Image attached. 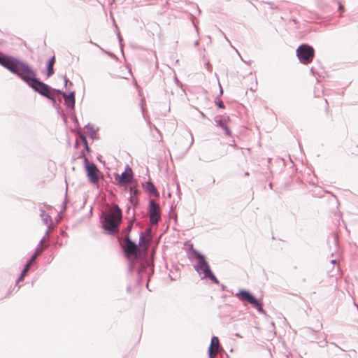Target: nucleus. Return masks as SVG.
Returning <instances> with one entry per match:
<instances>
[{
	"label": "nucleus",
	"mask_w": 358,
	"mask_h": 358,
	"mask_svg": "<svg viewBox=\"0 0 358 358\" xmlns=\"http://www.w3.org/2000/svg\"><path fill=\"white\" fill-rule=\"evenodd\" d=\"M12 73L18 76L30 88L41 96L47 98L52 92L61 93L62 90L55 89L43 83L37 78L33 69H7Z\"/></svg>",
	"instance_id": "obj_1"
},
{
	"label": "nucleus",
	"mask_w": 358,
	"mask_h": 358,
	"mask_svg": "<svg viewBox=\"0 0 358 358\" xmlns=\"http://www.w3.org/2000/svg\"><path fill=\"white\" fill-rule=\"evenodd\" d=\"M187 255L190 261L196 260V263L193 266L197 273L201 275V279H208L215 284L220 283L218 279L212 271L205 255L196 250L193 244L189 245L187 250Z\"/></svg>",
	"instance_id": "obj_2"
},
{
	"label": "nucleus",
	"mask_w": 358,
	"mask_h": 358,
	"mask_svg": "<svg viewBox=\"0 0 358 358\" xmlns=\"http://www.w3.org/2000/svg\"><path fill=\"white\" fill-rule=\"evenodd\" d=\"M187 255L190 261L196 260V263L193 266L197 273L201 275V279H208L215 284L220 283L218 279L212 271L205 255L196 250L193 244L189 245L187 250Z\"/></svg>",
	"instance_id": "obj_3"
},
{
	"label": "nucleus",
	"mask_w": 358,
	"mask_h": 358,
	"mask_svg": "<svg viewBox=\"0 0 358 358\" xmlns=\"http://www.w3.org/2000/svg\"><path fill=\"white\" fill-rule=\"evenodd\" d=\"M110 210L108 213L102 212L100 215V222L104 231L112 236L116 234L122 222V210L115 203L110 204Z\"/></svg>",
	"instance_id": "obj_4"
},
{
	"label": "nucleus",
	"mask_w": 358,
	"mask_h": 358,
	"mask_svg": "<svg viewBox=\"0 0 358 358\" xmlns=\"http://www.w3.org/2000/svg\"><path fill=\"white\" fill-rule=\"evenodd\" d=\"M135 268H137V283L141 285L144 276H145L147 277L146 287L148 288L150 275L154 272L153 266H152L146 259L136 258V260L129 261V271L131 273Z\"/></svg>",
	"instance_id": "obj_5"
},
{
	"label": "nucleus",
	"mask_w": 358,
	"mask_h": 358,
	"mask_svg": "<svg viewBox=\"0 0 358 358\" xmlns=\"http://www.w3.org/2000/svg\"><path fill=\"white\" fill-rule=\"evenodd\" d=\"M243 303H248L255 308L259 313L266 314L263 308V303L261 299H257L252 292L247 289H241L235 294Z\"/></svg>",
	"instance_id": "obj_6"
},
{
	"label": "nucleus",
	"mask_w": 358,
	"mask_h": 358,
	"mask_svg": "<svg viewBox=\"0 0 358 358\" xmlns=\"http://www.w3.org/2000/svg\"><path fill=\"white\" fill-rule=\"evenodd\" d=\"M84 167L88 181L92 185L99 187L100 171L94 162H90L87 157L84 159Z\"/></svg>",
	"instance_id": "obj_7"
},
{
	"label": "nucleus",
	"mask_w": 358,
	"mask_h": 358,
	"mask_svg": "<svg viewBox=\"0 0 358 358\" xmlns=\"http://www.w3.org/2000/svg\"><path fill=\"white\" fill-rule=\"evenodd\" d=\"M296 55L302 64H308L313 61L315 56V50L311 46L303 44L297 48Z\"/></svg>",
	"instance_id": "obj_8"
},
{
	"label": "nucleus",
	"mask_w": 358,
	"mask_h": 358,
	"mask_svg": "<svg viewBox=\"0 0 358 358\" xmlns=\"http://www.w3.org/2000/svg\"><path fill=\"white\" fill-rule=\"evenodd\" d=\"M148 214L152 224H157L161 220L162 210L160 206L153 199H150L148 206Z\"/></svg>",
	"instance_id": "obj_9"
},
{
	"label": "nucleus",
	"mask_w": 358,
	"mask_h": 358,
	"mask_svg": "<svg viewBox=\"0 0 358 358\" xmlns=\"http://www.w3.org/2000/svg\"><path fill=\"white\" fill-rule=\"evenodd\" d=\"M114 178L119 186H125L131 183L134 178L133 170L127 164L123 172L121 174L115 173Z\"/></svg>",
	"instance_id": "obj_10"
},
{
	"label": "nucleus",
	"mask_w": 358,
	"mask_h": 358,
	"mask_svg": "<svg viewBox=\"0 0 358 358\" xmlns=\"http://www.w3.org/2000/svg\"><path fill=\"white\" fill-rule=\"evenodd\" d=\"M50 229L48 228L45 235L42 237V238L39 241V243H38L35 252L31 255V256L29 257V259L27 261L25 265L24 266V268H27V270H30L32 265L34 264V262L38 257V255H40L43 250V244L45 241V237L48 236L49 233Z\"/></svg>",
	"instance_id": "obj_11"
},
{
	"label": "nucleus",
	"mask_w": 358,
	"mask_h": 358,
	"mask_svg": "<svg viewBox=\"0 0 358 358\" xmlns=\"http://www.w3.org/2000/svg\"><path fill=\"white\" fill-rule=\"evenodd\" d=\"M0 64L4 67H25L24 64L18 59L4 55L0 52Z\"/></svg>",
	"instance_id": "obj_12"
},
{
	"label": "nucleus",
	"mask_w": 358,
	"mask_h": 358,
	"mask_svg": "<svg viewBox=\"0 0 358 358\" xmlns=\"http://www.w3.org/2000/svg\"><path fill=\"white\" fill-rule=\"evenodd\" d=\"M230 120L229 116L222 117L221 115H216L214 117V121L215 122V125L219 127L224 131V134L225 136L231 137L232 133L228 127V122Z\"/></svg>",
	"instance_id": "obj_13"
},
{
	"label": "nucleus",
	"mask_w": 358,
	"mask_h": 358,
	"mask_svg": "<svg viewBox=\"0 0 358 358\" xmlns=\"http://www.w3.org/2000/svg\"><path fill=\"white\" fill-rule=\"evenodd\" d=\"M127 246L123 248L124 255L127 258H129V255H132L136 257L138 252V245L134 241H132L129 236L126 237Z\"/></svg>",
	"instance_id": "obj_14"
},
{
	"label": "nucleus",
	"mask_w": 358,
	"mask_h": 358,
	"mask_svg": "<svg viewBox=\"0 0 358 358\" xmlns=\"http://www.w3.org/2000/svg\"><path fill=\"white\" fill-rule=\"evenodd\" d=\"M64 98V104L66 106L68 110H74L76 104V93L74 91H71L66 94L64 92L60 93Z\"/></svg>",
	"instance_id": "obj_15"
},
{
	"label": "nucleus",
	"mask_w": 358,
	"mask_h": 358,
	"mask_svg": "<svg viewBox=\"0 0 358 358\" xmlns=\"http://www.w3.org/2000/svg\"><path fill=\"white\" fill-rule=\"evenodd\" d=\"M221 348L218 337L214 336L211 338L210 345L208 348V357H217L219 348Z\"/></svg>",
	"instance_id": "obj_16"
},
{
	"label": "nucleus",
	"mask_w": 358,
	"mask_h": 358,
	"mask_svg": "<svg viewBox=\"0 0 358 358\" xmlns=\"http://www.w3.org/2000/svg\"><path fill=\"white\" fill-rule=\"evenodd\" d=\"M60 94V93L57 92H52L46 99L51 101L52 106L55 108L58 113L62 114V115H65L64 111L61 109L60 103H62V99L59 97L57 99V95Z\"/></svg>",
	"instance_id": "obj_17"
},
{
	"label": "nucleus",
	"mask_w": 358,
	"mask_h": 358,
	"mask_svg": "<svg viewBox=\"0 0 358 358\" xmlns=\"http://www.w3.org/2000/svg\"><path fill=\"white\" fill-rule=\"evenodd\" d=\"M141 186L143 189L150 195L153 196L155 198L159 197V192L157 191L155 185L150 180L143 182Z\"/></svg>",
	"instance_id": "obj_18"
},
{
	"label": "nucleus",
	"mask_w": 358,
	"mask_h": 358,
	"mask_svg": "<svg viewBox=\"0 0 358 358\" xmlns=\"http://www.w3.org/2000/svg\"><path fill=\"white\" fill-rule=\"evenodd\" d=\"M310 73L315 78L318 83H322L328 76L324 69H310Z\"/></svg>",
	"instance_id": "obj_19"
},
{
	"label": "nucleus",
	"mask_w": 358,
	"mask_h": 358,
	"mask_svg": "<svg viewBox=\"0 0 358 358\" xmlns=\"http://www.w3.org/2000/svg\"><path fill=\"white\" fill-rule=\"evenodd\" d=\"M136 220V213L135 210H134L131 218L128 222V225L127 227L123 230V233L126 234L127 236H129V233L132 230L134 223L135 222Z\"/></svg>",
	"instance_id": "obj_20"
},
{
	"label": "nucleus",
	"mask_w": 358,
	"mask_h": 358,
	"mask_svg": "<svg viewBox=\"0 0 358 358\" xmlns=\"http://www.w3.org/2000/svg\"><path fill=\"white\" fill-rule=\"evenodd\" d=\"M40 211H41L40 216H41V219L43 220L44 224H50L52 223V219H51L50 215L48 213H47L42 208L40 209Z\"/></svg>",
	"instance_id": "obj_21"
},
{
	"label": "nucleus",
	"mask_w": 358,
	"mask_h": 358,
	"mask_svg": "<svg viewBox=\"0 0 358 358\" xmlns=\"http://www.w3.org/2000/svg\"><path fill=\"white\" fill-rule=\"evenodd\" d=\"M85 127L87 129L90 138L93 140L95 139L96 138V131L94 129L93 126L90 123H88L85 125Z\"/></svg>",
	"instance_id": "obj_22"
},
{
	"label": "nucleus",
	"mask_w": 358,
	"mask_h": 358,
	"mask_svg": "<svg viewBox=\"0 0 358 358\" xmlns=\"http://www.w3.org/2000/svg\"><path fill=\"white\" fill-rule=\"evenodd\" d=\"M29 271L27 270V268H23V269L21 271V273L20 275H19V277L17 278V279L16 280V282H15V286H17V285L24 280V277L27 275V273L29 272Z\"/></svg>",
	"instance_id": "obj_23"
},
{
	"label": "nucleus",
	"mask_w": 358,
	"mask_h": 358,
	"mask_svg": "<svg viewBox=\"0 0 358 358\" xmlns=\"http://www.w3.org/2000/svg\"><path fill=\"white\" fill-rule=\"evenodd\" d=\"M128 201L133 206L134 210L138 206L139 200L138 198H134L132 194H130Z\"/></svg>",
	"instance_id": "obj_24"
},
{
	"label": "nucleus",
	"mask_w": 358,
	"mask_h": 358,
	"mask_svg": "<svg viewBox=\"0 0 358 358\" xmlns=\"http://www.w3.org/2000/svg\"><path fill=\"white\" fill-rule=\"evenodd\" d=\"M129 192L131 194H132V195L134 198L135 197L137 198L138 194H140V190L138 188L134 187H129Z\"/></svg>",
	"instance_id": "obj_25"
},
{
	"label": "nucleus",
	"mask_w": 358,
	"mask_h": 358,
	"mask_svg": "<svg viewBox=\"0 0 358 358\" xmlns=\"http://www.w3.org/2000/svg\"><path fill=\"white\" fill-rule=\"evenodd\" d=\"M215 103L219 108H224V104L222 99L219 98V96H217L215 99Z\"/></svg>",
	"instance_id": "obj_26"
},
{
	"label": "nucleus",
	"mask_w": 358,
	"mask_h": 358,
	"mask_svg": "<svg viewBox=\"0 0 358 358\" xmlns=\"http://www.w3.org/2000/svg\"><path fill=\"white\" fill-rule=\"evenodd\" d=\"M145 241H148V240H145V236L144 232L141 231L139 234V241L138 245H141L145 243Z\"/></svg>",
	"instance_id": "obj_27"
},
{
	"label": "nucleus",
	"mask_w": 358,
	"mask_h": 358,
	"mask_svg": "<svg viewBox=\"0 0 358 358\" xmlns=\"http://www.w3.org/2000/svg\"><path fill=\"white\" fill-rule=\"evenodd\" d=\"M67 192H66V194H65V199L64 201H63V203H62V209H61V213H64L66 211V204H67Z\"/></svg>",
	"instance_id": "obj_28"
},
{
	"label": "nucleus",
	"mask_w": 358,
	"mask_h": 358,
	"mask_svg": "<svg viewBox=\"0 0 358 358\" xmlns=\"http://www.w3.org/2000/svg\"><path fill=\"white\" fill-rule=\"evenodd\" d=\"M304 333L306 334H311L313 336H315L316 334V331L315 330H313V329L311 328H306L304 329Z\"/></svg>",
	"instance_id": "obj_29"
},
{
	"label": "nucleus",
	"mask_w": 358,
	"mask_h": 358,
	"mask_svg": "<svg viewBox=\"0 0 358 358\" xmlns=\"http://www.w3.org/2000/svg\"><path fill=\"white\" fill-rule=\"evenodd\" d=\"M84 140H85V144H84V148L85 150L87 152H90V148L89 146V144H88V142H87V139L86 137H84Z\"/></svg>",
	"instance_id": "obj_30"
},
{
	"label": "nucleus",
	"mask_w": 358,
	"mask_h": 358,
	"mask_svg": "<svg viewBox=\"0 0 358 358\" xmlns=\"http://www.w3.org/2000/svg\"><path fill=\"white\" fill-rule=\"evenodd\" d=\"M46 69V75L48 77H50L55 73V69Z\"/></svg>",
	"instance_id": "obj_31"
},
{
	"label": "nucleus",
	"mask_w": 358,
	"mask_h": 358,
	"mask_svg": "<svg viewBox=\"0 0 358 358\" xmlns=\"http://www.w3.org/2000/svg\"><path fill=\"white\" fill-rule=\"evenodd\" d=\"M55 56H53L51 59L48 62V67H53V65L55 64Z\"/></svg>",
	"instance_id": "obj_32"
},
{
	"label": "nucleus",
	"mask_w": 358,
	"mask_h": 358,
	"mask_svg": "<svg viewBox=\"0 0 358 358\" xmlns=\"http://www.w3.org/2000/svg\"><path fill=\"white\" fill-rule=\"evenodd\" d=\"M85 152L84 151H81L79 156H78V158H83V159H85Z\"/></svg>",
	"instance_id": "obj_33"
},
{
	"label": "nucleus",
	"mask_w": 358,
	"mask_h": 358,
	"mask_svg": "<svg viewBox=\"0 0 358 358\" xmlns=\"http://www.w3.org/2000/svg\"><path fill=\"white\" fill-rule=\"evenodd\" d=\"M84 137H86L84 134H80V140H81V141H82V143H83V144H85Z\"/></svg>",
	"instance_id": "obj_34"
},
{
	"label": "nucleus",
	"mask_w": 358,
	"mask_h": 358,
	"mask_svg": "<svg viewBox=\"0 0 358 358\" xmlns=\"http://www.w3.org/2000/svg\"><path fill=\"white\" fill-rule=\"evenodd\" d=\"M174 80H175L176 83L177 84V85H180V81L178 80L176 73L174 74Z\"/></svg>",
	"instance_id": "obj_35"
},
{
	"label": "nucleus",
	"mask_w": 358,
	"mask_h": 358,
	"mask_svg": "<svg viewBox=\"0 0 358 358\" xmlns=\"http://www.w3.org/2000/svg\"><path fill=\"white\" fill-rule=\"evenodd\" d=\"M219 86H220V94H219V96H219V98H220V96H221L222 95V94H223V90H222V87H221L220 84H219Z\"/></svg>",
	"instance_id": "obj_36"
},
{
	"label": "nucleus",
	"mask_w": 358,
	"mask_h": 358,
	"mask_svg": "<svg viewBox=\"0 0 358 358\" xmlns=\"http://www.w3.org/2000/svg\"><path fill=\"white\" fill-rule=\"evenodd\" d=\"M113 78H127V77H125L124 76H120V75H115V76H113Z\"/></svg>",
	"instance_id": "obj_37"
},
{
	"label": "nucleus",
	"mask_w": 358,
	"mask_h": 358,
	"mask_svg": "<svg viewBox=\"0 0 358 358\" xmlns=\"http://www.w3.org/2000/svg\"><path fill=\"white\" fill-rule=\"evenodd\" d=\"M141 110L143 113H144V107H143V100H141Z\"/></svg>",
	"instance_id": "obj_38"
},
{
	"label": "nucleus",
	"mask_w": 358,
	"mask_h": 358,
	"mask_svg": "<svg viewBox=\"0 0 358 358\" xmlns=\"http://www.w3.org/2000/svg\"><path fill=\"white\" fill-rule=\"evenodd\" d=\"M73 122L74 124H78V121L76 117L73 118Z\"/></svg>",
	"instance_id": "obj_39"
},
{
	"label": "nucleus",
	"mask_w": 358,
	"mask_h": 358,
	"mask_svg": "<svg viewBox=\"0 0 358 358\" xmlns=\"http://www.w3.org/2000/svg\"><path fill=\"white\" fill-rule=\"evenodd\" d=\"M60 234L62 236H66V232H65L64 231L62 230L61 232H60Z\"/></svg>",
	"instance_id": "obj_40"
},
{
	"label": "nucleus",
	"mask_w": 358,
	"mask_h": 358,
	"mask_svg": "<svg viewBox=\"0 0 358 358\" xmlns=\"http://www.w3.org/2000/svg\"><path fill=\"white\" fill-rule=\"evenodd\" d=\"M55 245L61 248L62 247L63 244L62 243L56 242Z\"/></svg>",
	"instance_id": "obj_41"
},
{
	"label": "nucleus",
	"mask_w": 358,
	"mask_h": 358,
	"mask_svg": "<svg viewBox=\"0 0 358 358\" xmlns=\"http://www.w3.org/2000/svg\"><path fill=\"white\" fill-rule=\"evenodd\" d=\"M229 145H230V146H233V147L236 146L235 141H232V143L229 144Z\"/></svg>",
	"instance_id": "obj_42"
},
{
	"label": "nucleus",
	"mask_w": 358,
	"mask_h": 358,
	"mask_svg": "<svg viewBox=\"0 0 358 358\" xmlns=\"http://www.w3.org/2000/svg\"><path fill=\"white\" fill-rule=\"evenodd\" d=\"M221 288H222V290H223V291L226 290V286H224V285H221Z\"/></svg>",
	"instance_id": "obj_43"
},
{
	"label": "nucleus",
	"mask_w": 358,
	"mask_h": 358,
	"mask_svg": "<svg viewBox=\"0 0 358 358\" xmlns=\"http://www.w3.org/2000/svg\"><path fill=\"white\" fill-rule=\"evenodd\" d=\"M200 113H201V117H202L203 118H206V115H205L203 113L200 112Z\"/></svg>",
	"instance_id": "obj_44"
},
{
	"label": "nucleus",
	"mask_w": 358,
	"mask_h": 358,
	"mask_svg": "<svg viewBox=\"0 0 358 358\" xmlns=\"http://www.w3.org/2000/svg\"><path fill=\"white\" fill-rule=\"evenodd\" d=\"M130 209H131V207H130L129 206H127L126 212H127V213H129V211H130Z\"/></svg>",
	"instance_id": "obj_45"
},
{
	"label": "nucleus",
	"mask_w": 358,
	"mask_h": 358,
	"mask_svg": "<svg viewBox=\"0 0 358 358\" xmlns=\"http://www.w3.org/2000/svg\"><path fill=\"white\" fill-rule=\"evenodd\" d=\"M235 336H237V337H239V338H243V336L240 334H238V333H236L235 334Z\"/></svg>",
	"instance_id": "obj_46"
},
{
	"label": "nucleus",
	"mask_w": 358,
	"mask_h": 358,
	"mask_svg": "<svg viewBox=\"0 0 358 358\" xmlns=\"http://www.w3.org/2000/svg\"><path fill=\"white\" fill-rule=\"evenodd\" d=\"M127 70H128V73H129V75H131V68H129V69H127Z\"/></svg>",
	"instance_id": "obj_47"
},
{
	"label": "nucleus",
	"mask_w": 358,
	"mask_h": 358,
	"mask_svg": "<svg viewBox=\"0 0 358 358\" xmlns=\"http://www.w3.org/2000/svg\"><path fill=\"white\" fill-rule=\"evenodd\" d=\"M331 264H336V259H332V260L331 261Z\"/></svg>",
	"instance_id": "obj_48"
},
{
	"label": "nucleus",
	"mask_w": 358,
	"mask_h": 358,
	"mask_svg": "<svg viewBox=\"0 0 358 358\" xmlns=\"http://www.w3.org/2000/svg\"><path fill=\"white\" fill-rule=\"evenodd\" d=\"M357 151H355L353 154L358 155V146H357Z\"/></svg>",
	"instance_id": "obj_49"
},
{
	"label": "nucleus",
	"mask_w": 358,
	"mask_h": 358,
	"mask_svg": "<svg viewBox=\"0 0 358 358\" xmlns=\"http://www.w3.org/2000/svg\"><path fill=\"white\" fill-rule=\"evenodd\" d=\"M153 128L158 132L159 133V130L155 126L153 125Z\"/></svg>",
	"instance_id": "obj_50"
},
{
	"label": "nucleus",
	"mask_w": 358,
	"mask_h": 358,
	"mask_svg": "<svg viewBox=\"0 0 358 358\" xmlns=\"http://www.w3.org/2000/svg\"><path fill=\"white\" fill-rule=\"evenodd\" d=\"M344 358H352L350 355H345Z\"/></svg>",
	"instance_id": "obj_51"
},
{
	"label": "nucleus",
	"mask_w": 358,
	"mask_h": 358,
	"mask_svg": "<svg viewBox=\"0 0 358 358\" xmlns=\"http://www.w3.org/2000/svg\"><path fill=\"white\" fill-rule=\"evenodd\" d=\"M76 148H78V141L76 142V145H75Z\"/></svg>",
	"instance_id": "obj_52"
},
{
	"label": "nucleus",
	"mask_w": 358,
	"mask_h": 358,
	"mask_svg": "<svg viewBox=\"0 0 358 358\" xmlns=\"http://www.w3.org/2000/svg\"><path fill=\"white\" fill-rule=\"evenodd\" d=\"M146 232H147L148 234H149V233L150 232V230L149 229H146Z\"/></svg>",
	"instance_id": "obj_53"
},
{
	"label": "nucleus",
	"mask_w": 358,
	"mask_h": 358,
	"mask_svg": "<svg viewBox=\"0 0 358 358\" xmlns=\"http://www.w3.org/2000/svg\"><path fill=\"white\" fill-rule=\"evenodd\" d=\"M53 257H51L50 259H49V263L51 262V261L52 260Z\"/></svg>",
	"instance_id": "obj_54"
},
{
	"label": "nucleus",
	"mask_w": 358,
	"mask_h": 358,
	"mask_svg": "<svg viewBox=\"0 0 358 358\" xmlns=\"http://www.w3.org/2000/svg\"><path fill=\"white\" fill-rule=\"evenodd\" d=\"M130 289H131V287H127V291H128V292H130Z\"/></svg>",
	"instance_id": "obj_55"
},
{
	"label": "nucleus",
	"mask_w": 358,
	"mask_h": 358,
	"mask_svg": "<svg viewBox=\"0 0 358 358\" xmlns=\"http://www.w3.org/2000/svg\"><path fill=\"white\" fill-rule=\"evenodd\" d=\"M67 82H68V80H67V79H65V85H66Z\"/></svg>",
	"instance_id": "obj_56"
},
{
	"label": "nucleus",
	"mask_w": 358,
	"mask_h": 358,
	"mask_svg": "<svg viewBox=\"0 0 358 358\" xmlns=\"http://www.w3.org/2000/svg\"><path fill=\"white\" fill-rule=\"evenodd\" d=\"M206 162H211L213 161V159H209V160H205Z\"/></svg>",
	"instance_id": "obj_57"
},
{
	"label": "nucleus",
	"mask_w": 358,
	"mask_h": 358,
	"mask_svg": "<svg viewBox=\"0 0 358 358\" xmlns=\"http://www.w3.org/2000/svg\"><path fill=\"white\" fill-rule=\"evenodd\" d=\"M339 8H340V9H343V7L342 6H340Z\"/></svg>",
	"instance_id": "obj_58"
},
{
	"label": "nucleus",
	"mask_w": 358,
	"mask_h": 358,
	"mask_svg": "<svg viewBox=\"0 0 358 358\" xmlns=\"http://www.w3.org/2000/svg\"><path fill=\"white\" fill-rule=\"evenodd\" d=\"M248 175H249V173H248V172H246V173H245V176H248Z\"/></svg>",
	"instance_id": "obj_59"
},
{
	"label": "nucleus",
	"mask_w": 358,
	"mask_h": 358,
	"mask_svg": "<svg viewBox=\"0 0 358 358\" xmlns=\"http://www.w3.org/2000/svg\"><path fill=\"white\" fill-rule=\"evenodd\" d=\"M136 225H137V226H140V223H139V222H137V223H136Z\"/></svg>",
	"instance_id": "obj_60"
},
{
	"label": "nucleus",
	"mask_w": 358,
	"mask_h": 358,
	"mask_svg": "<svg viewBox=\"0 0 358 358\" xmlns=\"http://www.w3.org/2000/svg\"><path fill=\"white\" fill-rule=\"evenodd\" d=\"M226 357H227V358H229L228 355H227V354H226Z\"/></svg>",
	"instance_id": "obj_61"
},
{
	"label": "nucleus",
	"mask_w": 358,
	"mask_h": 358,
	"mask_svg": "<svg viewBox=\"0 0 358 358\" xmlns=\"http://www.w3.org/2000/svg\"><path fill=\"white\" fill-rule=\"evenodd\" d=\"M208 358H215V357H208Z\"/></svg>",
	"instance_id": "obj_62"
}]
</instances>
